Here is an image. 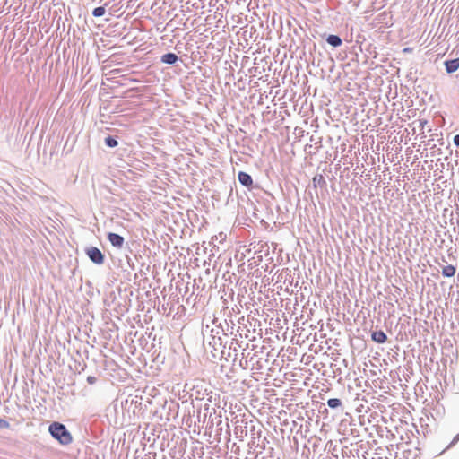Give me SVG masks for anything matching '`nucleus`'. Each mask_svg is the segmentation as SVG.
I'll use <instances>...</instances> for the list:
<instances>
[{"mask_svg":"<svg viewBox=\"0 0 459 459\" xmlns=\"http://www.w3.org/2000/svg\"><path fill=\"white\" fill-rule=\"evenodd\" d=\"M458 441H459V434L455 436V437L453 438L451 443L441 452V454L444 453L446 450L449 449L450 447H452L453 446H455Z\"/></svg>","mask_w":459,"mask_h":459,"instance_id":"17","label":"nucleus"},{"mask_svg":"<svg viewBox=\"0 0 459 459\" xmlns=\"http://www.w3.org/2000/svg\"><path fill=\"white\" fill-rule=\"evenodd\" d=\"M236 434L238 435V427H235Z\"/></svg>","mask_w":459,"mask_h":459,"instance_id":"28","label":"nucleus"},{"mask_svg":"<svg viewBox=\"0 0 459 459\" xmlns=\"http://www.w3.org/2000/svg\"><path fill=\"white\" fill-rule=\"evenodd\" d=\"M253 357L254 356H250V352H247V349H244L243 350V352H242V359H245L247 360H252L253 359Z\"/></svg>","mask_w":459,"mask_h":459,"instance_id":"18","label":"nucleus"},{"mask_svg":"<svg viewBox=\"0 0 459 459\" xmlns=\"http://www.w3.org/2000/svg\"><path fill=\"white\" fill-rule=\"evenodd\" d=\"M427 120H424V119H420L419 120V126L421 128V129H424L425 126L427 125Z\"/></svg>","mask_w":459,"mask_h":459,"instance_id":"22","label":"nucleus"},{"mask_svg":"<svg viewBox=\"0 0 459 459\" xmlns=\"http://www.w3.org/2000/svg\"><path fill=\"white\" fill-rule=\"evenodd\" d=\"M239 366L243 368V369H247L248 368V360L245 359H241L239 360Z\"/></svg>","mask_w":459,"mask_h":459,"instance_id":"20","label":"nucleus"},{"mask_svg":"<svg viewBox=\"0 0 459 459\" xmlns=\"http://www.w3.org/2000/svg\"><path fill=\"white\" fill-rule=\"evenodd\" d=\"M325 40L329 45L334 48H338L342 44V40L338 35L331 34Z\"/></svg>","mask_w":459,"mask_h":459,"instance_id":"11","label":"nucleus"},{"mask_svg":"<svg viewBox=\"0 0 459 459\" xmlns=\"http://www.w3.org/2000/svg\"><path fill=\"white\" fill-rule=\"evenodd\" d=\"M371 339L377 343H385L387 340V335L382 331H373L371 333Z\"/></svg>","mask_w":459,"mask_h":459,"instance_id":"8","label":"nucleus"},{"mask_svg":"<svg viewBox=\"0 0 459 459\" xmlns=\"http://www.w3.org/2000/svg\"><path fill=\"white\" fill-rule=\"evenodd\" d=\"M247 435V430H242L240 431V435L238 436V437L240 438V440H243V438Z\"/></svg>","mask_w":459,"mask_h":459,"instance_id":"23","label":"nucleus"},{"mask_svg":"<svg viewBox=\"0 0 459 459\" xmlns=\"http://www.w3.org/2000/svg\"><path fill=\"white\" fill-rule=\"evenodd\" d=\"M107 238L114 247L122 248L124 246L125 239L117 233L108 232Z\"/></svg>","mask_w":459,"mask_h":459,"instance_id":"5","label":"nucleus"},{"mask_svg":"<svg viewBox=\"0 0 459 459\" xmlns=\"http://www.w3.org/2000/svg\"><path fill=\"white\" fill-rule=\"evenodd\" d=\"M105 144L108 147L114 148V147L117 146L118 142L117 141V139L115 137H113L111 135H108L105 138Z\"/></svg>","mask_w":459,"mask_h":459,"instance_id":"14","label":"nucleus"},{"mask_svg":"<svg viewBox=\"0 0 459 459\" xmlns=\"http://www.w3.org/2000/svg\"><path fill=\"white\" fill-rule=\"evenodd\" d=\"M48 431L53 438L61 445L67 446L73 442V437L67 428L60 422H53L48 427Z\"/></svg>","mask_w":459,"mask_h":459,"instance_id":"2","label":"nucleus"},{"mask_svg":"<svg viewBox=\"0 0 459 459\" xmlns=\"http://www.w3.org/2000/svg\"><path fill=\"white\" fill-rule=\"evenodd\" d=\"M96 380H97V379H96V377H93V376H89V377H87V382H88L90 385H93V384H95Z\"/></svg>","mask_w":459,"mask_h":459,"instance_id":"21","label":"nucleus"},{"mask_svg":"<svg viewBox=\"0 0 459 459\" xmlns=\"http://www.w3.org/2000/svg\"><path fill=\"white\" fill-rule=\"evenodd\" d=\"M238 179L243 186L248 188L249 190L253 188V178L248 173L245 171H239L238 173Z\"/></svg>","mask_w":459,"mask_h":459,"instance_id":"4","label":"nucleus"},{"mask_svg":"<svg viewBox=\"0 0 459 459\" xmlns=\"http://www.w3.org/2000/svg\"><path fill=\"white\" fill-rule=\"evenodd\" d=\"M9 428H10V423L7 420L0 418V429H9Z\"/></svg>","mask_w":459,"mask_h":459,"instance_id":"19","label":"nucleus"},{"mask_svg":"<svg viewBox=\"0 0 459 459\" xmlns=\"http://www.w3.org/2000/svg\"><path fill=\"white\" fill-rule=\"evenodd\" d=\"M240 346L241 345L239 344V342L237 339H232L231 342L230 344V347H229V351L227 352V357H225V359H228V358L233 356V360H236L237 356H238L237 347H240Z\"/></svg>","mask_w":459,"mask_h":459,"instance_id":"7","label":"nucleus"},{"mask_svg":"<svg viewBox=\"0 0 459 459\" xmlns=\"http://www.w3.org/2000/svg\"><path fill=\"white\" fill-rule=\"evenodd\" d=\"M213 329H214L213 335H217V334H216V327H215V328H213Z\"/></svg>","mask_w":459,"mask_h":459,"instance_id":"27","label":"nucleus"},{"mask_svg":"<svg viewBox=\"0 0 459 459\" xmlns=\"http://www.w3.org/2000/svg\"><path fill=\"white\" fill-rule=\"evenodd\" d=\"M453 141L455 145L459 146V134L455 135Z\"/></svg>","mask_w":459,"mask_h":459,"instance_id":"24","label":"nucleus"},{"mask_svg":"<svg viewBox=\"0 0 459 459\" xmlns=\"http://www.w3.org/2000/svg\"><path fill=\"white\" fill-rule=\"evenodd\" d=\"M178 60V56L174 53H167L161 56L160 61L164 64L174 65Z\"/></svg>","mask_w":459,"mask_h":459,"instance_id":"9","label":"nucleus"},{"mask_svg":"<svg viewBox=\"0 0 459 459\" xmlns=\"http://www.w3.org/2000/svg\"><path fill=\"white\" fill-rule=\"evenodd\" d=\"M85 253L91 261L96 264H102L105 257L102 252L96 247H89L85 248Z\"/></svg>","mask_w":459,"mask_h":459,"instance_id":"3","label":"nucleus"},{"mask_svg":"<svg viewBox=\"0 0 459 459\" xmlns=\"http://www.w3.org/2000/svg\"><path fill=\"white\" fill-rule=\"evenodd\" d=\"M447 74H453L459 69V57L446 60L444 63Z\"/></svg>","mask_w":459,"mask_h":459,"instance_id":"6","label":"nucleus"},{"mask_svg":"<svg viewBox=\"0 0 459 459\" xmlns=\"http://www.w3.org/2000/svg\"><path fill=\"white\" fill-rule=\"evenodd\" d=\"M256 435H257V437L259 438V437H260V436H261V431L259 430V431L256 433Z\"/></svg>","mask_w":459,"mask_h":459,"instance_id":"25","label":"nucleus"},{"mask_svg":"<svg viewBox=\"0 0 459 459\" xmlns=\"http://www.w3.org/2000/svg\"><path fill=\"white\" fill-rule=\"evenodd\" d=\"M105 12H106L105 7L99 6V7H96L93 9L92 15L94 17H100V16L104 15Z\"/></svg>","mask_w":459,"mask_h":459,"instance_id":"15","label":"nucleus"},{"mask_svg":"<svg viewBox=\"0 0 459 459\" xmlns=\"http://www.w3.org/2000/svg\"><path fill=\"white\" fill-rule=\"evenodd\" d=\"M327 405L331 408V409H341V411H343V408H342V403L340 399L338 398H330L328 401H327Z\"/></svg>","mask_w":459,"mask_h":459,"instance_id":"13","label":"nucleus"},{"mask_svg":"<svg viewBox=\"0 0 459 459\" xmlns=\"http://www.w3.org/2000/svg\"><path fill=\"white\" fill-rule=\"evenodd\" d=\"M442 262L446 263V260L445 257H442Z\"/></svg>","mask_w":459,"mask_h":459,"instance_id":"26","label":"nucleus"},{"mask_svg":"<svg viewBox=\"0 0 459 459\" xmlns=\"http://www.w3.org/2000/svg\"><path fill=\"white\" fill-rule=\"evenodd\" d=\"M442 271L441 273L444 277L450 278L453 277L455 273V267L452 264L441 265Z\"/></svg>","mask_w":459,"mask_h":459,"instance_id":"12","label":"nucleus"},{"mask_svg":"<svg viewBox=\"0 0 459 459\" xmlns=\"http://www.w3.org/2000/svg\"><path fill=\"white\" fill-rule=\"evenodd\" d=\"M251 433H252L253 437H252L251 441L248 443V446L250 448H252L253 446H255V438H256V437H255V426H252Z\"/></svg>","mask_w":459,"mask_h":459,"instance_id":"16","label":"nucleus"},{"mask_svg":"<svg viewBox=\"0 0 459 459\" xmlns=\"http://www.w3.org/2000/svg\"><path fill=\"white\" fill-rule=\"evenodd\" d=\"M209 328V325H206L205 330L204 332V338L207 344L212 348L211 352L212 353L213 357L217 356V352H219L221 355V357H225L226 344L224 343L221 335L227 337V333H224V329L222 328L221 324L219 325H216L217 335H213V328Z\"/></svg>","mask_w":459,"mask_h":459,"instance_id":"1","label":"nucleus"},{"mask_svg":"<svg viewBox=\"0 0 459 459\" xmlns=\"http://www.w3.org/2000/svg\"><path fill=\"white\" fill-rule=\"evenodd\" d=\"M313 186L315 188L316 187H325L326 186V181L325 177L322 174H316L312 179Z\"/></svg>","mask_w":459,"mask_h":459,"instance_id":"10","label":"nucleus"}]
</instances>
